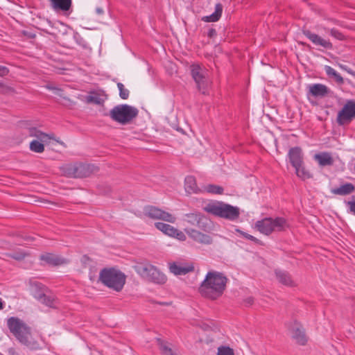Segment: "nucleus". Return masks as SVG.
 I'll list each match as a JSON object with an SVG mask.
<instances>
[{
	"label": "nucleus",
	"instance_id": "5",
	"mask_svg": "<svg viewBox=\"0 0 355 355\" xmlns=\"http://www.w3.org/2000/svg\"><path fill=\"white\" fill-rule=\"evenodd\" d=\"M204 210L214 216L230 220L237 219L240 214L238 207L223 202L209 203L204 207Z\"/></svg>",
	"mask_w": 355,
	"mask_h": 355
},
{
	"label": "nucleus",
	"instance_id": "3",
	"mask_svg": "<svg viewBox=\"0 0 355 355\" xmlns=\"http://www.w3.org/2000/svg\"><path fill=\"white\" fill-rule=\"evenodd\" d=\"M99 281L105 286L119 292L125 284L126 276L119 270L113 268H103L100 272Z\"/></svg>",
	"mask_w": 355,
	"mask_h": 355
},
{
	"label": "nucleus",
	"instance_id": "7",
	"mask_svg": "<svg viewBox=\"0 0 355 355\" xmlns=\"http://www.w3.org/2000/svg\"><path fill=\"white\" fill-rule=\"evenodd\" d=\"M134 268L141 277L155 284H164L167 280L164 273L150 263H138Z\"/></svg>",
	"mask_w": 355,
	"mask_h": 355
},
{
	"label": "nucleus",
	"instance_id": "43",
	"mask_svg": "<svg viewBox=\"0 0 355 355\" xmlns=\"http://www.w3.org/2000/svg\"><path fill=\"white\" fill-rule=\"evenodd\" d=\"M348 205H349L351 211L355 214V200L348 202Z\"/></svg>",
	"mask_w": 355,
	"mask_h": 355
},
{
	"label": "nucleus",
	"instance_id": "45",
	"mask_svg": "<svg viewBox=\"0 0 355 355\" xmlns=\"http://www.w3.org/2000/svg\"><path fill=\"white\" fill-rule=\"evenodd\" d=\"M245 302L248 304V305H251L253 302V298L252 297H248L247 299L245 300Z\"/></svg>",
	"mask_w": 355,
	"mask_h": 355
},
{
	"label": "nucleus",
	"instance_id": "23",
	"mask_svg": "<svg viewBox=\"0 0 355 355\" xmlns=\"http://www.w3.org/2000/svg\"><path fill=\"white\" fill-rule=\"evenodd\" d=\"M320 166H331L334 164V159L331 154L327 152L315 154L314 156Z\"/></svg>",
	"mask_w": 355,
	"mask_h": 355
},
{
	"label": "nucleus",
	"instance_id": "14",
	"mask_svg": "<svg viewBox=\"0 0 355 355\" xmlns=\"http://www.w3.org/2000/svg\"><path fill=\"white\" fill-rule=\"evenodd\" d=\"M288 328L292 333L293 338L301 345H304L307 342V338L301 324L294 320L287 324Z\"/></svg>",
	"mask_w": 355,
	"mask_h": 355
},
{
	"label": "nucleus",
	"instance_id": "22",
	"mask_svg": "<svg viewBox=\"0 0 355 355\" xmlns=\"http://www.w3.org/2000/svg\"><path fill=\"white\" fill-rule=\"evenodd\" d=\"M184 187L185 191L188 193H202V191H200L202 188L198 187L196 178L191 175L186 177L184 180Z\"/></svg>",
	"mask_w": 355,
	"mask_h": 355
},
{
	"label": "nucleus",
	"instance_id": "8",
	"mask_svg": "<svg viewBox=\"0 0 355 355\" xmlns=\"http://www.w3.org/2000/svg\"><path fill=\"white\" fill-rule=\"evenodd\" d=\"M97 171L94 165L83 163L68 164L62 167L63 174L70 178L88 177Z\"/></svg>",
	"mask_w": 355,
	"mask_h": 355
},
{
	"label": "nucleus",
	"instance_id": "20",
	"mask_svg": "<svg viewBox=\"0 0 355 355\" xmlns=\"http://www.w3.org/2000/svg\"><path fill=\"white\" fill-rule=\"evenodd\" d=\"M289 162L295 167H299L303 164V154L300 147L291 148L288 154Z\"/></svg>",
	"mask_w": 355,
	"mask_h": 355
},
{
	"label": "nucleus",
	"instance_id": "36",
	"mask_svg": "<svg viewBox=\"0 0 355 355\" xmlns=\"http://www.w3.org/2000/svg\"><path fill=\"white\" fill-rule=\"evenodd\" d=\"M329 32L331 36L334 37V38L338 40L342 41L345 40L344 35L336 28H331L329 30Z\"/></svg>",
	"mask_w": 355,
	"mask_h": 355
},
{
	"label": "nucleus",
	"instance_id": "19",
	"mask_svg": "<svg viewBox=\"0 0 355 355\" xmlns=\"http://www.w3.org/2000/svg\"><path fill=\"white\" fill-rule=\"evenodd\" d=\"M331 89L321 83L312 84L309 86V94L316 98H324L331 94Z\"/></svg>",
	"mask_w": 355,
	"mask_h": 355
},
{
	"label": "nucleus",
	"instance_id": "35",
	"mask_svg": "<svg viewBox=\"0 0 355 355\" xmlns=\"http://www.w3.org/2000/svg\"><path fill=\"white\" fill-rule=\"evenodd\" d=\"M118 89L119 90V96L122 99H127L129 97V90L125 89L124 85L121 83L117 84Z\"/></svg>",
	"mask_w": 355,
	"mask_h": 355
},
{
	"label": "nucleus",
	"instance_id": "38",
	"mask_svg": "<svg viewBox=\"0 0 355 355\" xmlns=\"http://www.w3.org/2000/svg\"><path fill=\"white\" fill-rule=\"evenodd\" d=\"M237 231L241 235H243L245 238H246V239H249L250 241H254L255 243H257L259 241V240L257 238H255L254 236H252L250 234H247V233H245V232H244L243 231L239 230H237Z\"/></svg>",
	"mask_w": 355,
	"mask_h": 355
},
{
	"label": "nucleus",
	"instance_id": "21",
	"mask_svg": "<svg viewBox=\"0 0 355 355\" xmlns=\"http://www.w3.org/2000/svg\"><path fill=\"white\" fill-rule=\"evenodd\" d=\"M275 275L279 283L288 286H294L295 285V282L291 278L290 274L284 270H276Z\"/></svg>",
	"mask_w": 355,
	"mask_h": 355
},
{
	"label": "nucleus",
	"instance_id": "30",
	"mask_svg": "<svg viewBox=\"0 0 355 355\" xmlns=\"http://www.w3.org/2000/svg\"><path fill=\"white\" fill-rule=\"evenodd\" d=\"M155 227L164 233L165 234L171 236L174 234V232H175V229L174 227L161 222H157L155 223Z\"/></svg>",
	"mask_w": 355,
	"mask_h": 355
},
{
	"label": "nucleus",
	"instance_id": "46",
	"mask_svg": "<svg viewBox=\"0 0 355 355\" xmlns=\"http://www.w3.org/2000/svg\"><path fill=\"white\" fill-rule=\"evenodd\" d=\"M96 12L98 14V15H103V12H104V10L103 8H96Z\"/></svg>",
	"mask_w": 355,
	"mask_h": 355
},
{
	"label": "nucleus",
	"instance_id": "1",
	"mask_svg": "<svg viewBox=\"0 0 355 355\" xmlns=\"http://www.w3.org/2000/svg\"><path fill=\"white\" fill-rule=\"evenodd\" d=\"M7 326L16 340L27 349L35 351L42 349L40 342L32 336L31 328L17 317H10L7 320Z\"/></svg>",
	"mask_w": 355,
	"mask_h": 355
},
{
	"label": "nucleus",
	"instance_id": "39",
	"mask_svg": "<svg viewBox=\"0 0 355 355\" xmlns=\"http://www.w3.org/2000/svg\"><path fill=\"white\" fill-rule=\"evenodd\" d=\"M337 65L343 70L347 71L348 73L352 75V76H355V72L354 71H352L351 69H349L348 67H347L346 65H344L343 64H340V63H338Z\"/></svg>",
	"mask_w": 355,
	"mask_h": 355
},
{
	"label": "nucleus",
	"instance_id": "16",
	"mask_svg": "<svg viewBox=\"0 0 355 355\" xmlns=\"http://www.w3.org/2000/svg\"><path fill=\"white\" fill-rule=\"evenodd\" d=\"M184 220L191 225L206 231L209 228L207 219L199 212L186 214Z\"/></svg>",
	"mask_w": 355,
	"mask_h": 355
},
{
	"label": "nucleus",
	"instance_id": "28",
	"mask_svg": "<svg viewBox=\"0 0 355 355\" xmlns=\"http://www.w3.org/2000/svg\"><path fill=\"white\" fill-rule=\"evenodd\" d=\"M157 343L159 347V349L164 355H179L178 353L173 350L170 344L161 339H157Z\"/></svg>",
	"mask_w": 355,
	"mask_h": 355
},
{
	"label": "nucleus",
	"instance_id": "24",
	"mask_svg": "<svg viewBox=\"0 0 355 355\" xmlns=\"http://www.w3.org/2000/svg\"><path fill=\"white\" fill-rule=\"evenodd\" d=\"M52 8L56 11H68L71 6L72 0H49Z\"/></svg>",
	"mask_w": 355,
	"mask_h": 355
},
{
	"label": "nucleus",
	"instance_id": "25",
	"mask_svg": "<svg viewBox=\"0 0 355 355\" xmlns=\"http://www.w3.org/2000/svg\"><path fill=\"white\" fill-rule=\"evenodd\" d=\"M40 259L46 263L58 266L65 263L64 259L51 253H46L40 256Z\"/></svg>",
	"mask_w": 355,
	"mask_h": 355
},
{
	"label": "nucleus",
	"instance_id": "32",
	"mask_svg": "<svg viewBox=\"0 0 355 355\" xmlns=\"http://www.w3.org/2000/svg\"><path fill=\"white\" fill-rule=\"evenodd\" d=\"M295 173L300 179L304 180L311 178V173L306 170L304 165H301L299 167H295Z\"/></svg>",
	"mask_w": 355,
	"mask_h": 355
},
{
	"label": "nucleus",
	"instance_id": "29",
	"mask_svg": "<svg viewBox=\"0 0 355 355\" xmlns=\"http://www.w3.org/2000/svg\"><path fill=\"white\" fill-rule=\"evenodd\" d=\"M223 11V6L220 3L216 5L215 11L214 13L209 16H206L203 18V20L207 22H215L217 21L221 17Z\"/></svg>",
	"mask_w": 355,
	"mask_h": 355
},
{
	"label": "nucleus",
	"instance_id": "31",
	"mask_svg": "<svg viewBox=\"0 0 355 355\" xmlns=\"http://www.w3.org/2000/svg\"><path fill=\"white\" fill-rule=\"evenodd\" d=\"M200 191H202V193L207 192L212 194H222L223 193V188L218 185L208 184L202 187Z\"/></svg>",
	"mask_w": 355,
	"mask_h": 355
},
{
	"label": "nucleus",
	"instance_id": "11",
	"mask_svg": "<svg viewBox=\"0 0 355 355\" xmlns=\"http://www.w3.org/2000/svg\"><path fill=\"white\" fill-rule=\"evenodd\" d=\"M46 287L40 282L31 284V293L33 297L41 303L49 307H54L55 300L51 295H46Z\"/></svg>",
	"mask_w": 355,
	"mask_h": 355
},
{
	"label": "nucleus",
	"instance_id": "42",
	"mask_svg": "<svg viewBox=\"0 0 355 355\" xmlns=\"http://www.w3.org/2000/svg\"><path fill=\"white\" fill-rule=\"evenodd\" d=\"M207 35H208L209 37H214L215 35H216V30H215V29H214V28H210V29L208 31Z\"/></svg>",
	"mask_w": 355,
	"mask_h": 355
},
{
	"label": "nucleus",
	"instance_id": "33",
	"mask_svg": "<svg viewBox=\"0 0 355 355\" xmlns=\"http://www.w3.org/2000/svg\"><path fill=\"white\" fill-rule=\"evenodd\" d=\"M8 256L10 258L15 259V260L21 261V260L24 259L27 256V254L22 250H17V251L8 254Z\"/></svg>",
	"mask_w": 355,
	"mask_h": 355
},
{
	"label": "nucleus",
	"instance_id": "18",
	"mask_svg": "<svg viewBox=\"0 0 355 355\" xmlns=\"http://www.w3.org/2000/svg\"><path fill=\"white\" fill-rule=\"evenodd\" d=\"M185 232L191 239L197 243L210 245L213 242V239L209 235L203 234L195 229H186Z\"/></svg>",
	"mask_w": 355,
	"mask_h": 355
},
{
	"label": "nucleus",
	"instance_id": "47",
	"mask_svg": "<svg viewBox=\"0 0 355 355\" xmlns=\"http://www.w3.org/2000/svg\"><path fill=\"white\" fill-rule=\"evenodd\" d=\"M3 302L1 300V298H0V310L3 309Z\"/></svg>",
	"mask_w": 355,
	"mask_h": 355
},
{
	"label": "nucleus",
	"instance_id": "34",
	"mask_svg": "<svg viewBox=\"0 0 355 355\" xmlns=\"http://www.w3.org/2000/svg\"><path fill=\"white\" fill-rule=\"evenodd\" d=\"M217 355H234L233 349L228 346H220L218 348Z\"/></svg>",
	"mask_w": 355,
	"mask_h": 355
},
{
	"label": "nucleus",
	"instance_id": "15",
	"mask_svg": "<svg viewBox=\"0 0 355 355\" xmlns=\"http://www.w3.org/2000/svg\"><path fill=\"white\" fill-rule=\"evenodd\" d=\"M170 272L175 275H184L194 270L192 262L178 261L169 263Z\"/></svg>",
	"mask_w": 355,
	"mask_h": 355
},
{
	"label": "nucleus",
	"instance_id": "10",
	"mask_svg": "<svg viewBox=\"0 0 355 355\" xmlns=\"http://www.w3.org/2000/svg\"><path fill=\"white\" fill-rule=\"evenodd\" d=\"M27 132L29 137H35L30 143L29 148L32 152L42 153L44 151V143H47L53 139L52 135L46 134L36 128H28Z\"/></svg>",
	"mask_w": 355,
	"mask_h": 355
},
{
	"label": "nucleus",
	"instance_id": "41",
	"mask_svg": "<svg viewBox=\"0 0 355 355\" xmlns=\"http://www.w3.org/2000/svg\"><path fill=\"white\" fill-rule=\"evenodd\" d=\"M8 73V69L3 66L0 65V76H3Z\"/></svg>",
	"mask_w": 355,
	"mask_h": 355
},
{
	"label": "nucleus",
	"instance_id": "12",
	"mask_svg": "<svg viewBox=\"0 0 355 355\" xmlns=\"http://www.w3.org/2000/svg\"><path fill=\"white\" fill-rule=\"evenodd\" d=\"M355 119V101L349 100L338 112L336 122L339 125L349 124Z\"/></svg>",
	"mask_w": 355,
	"mask_h": 355
},
{
	"label": "nucleus",
	"instance_id": "17",
	"mask_svg": "<svg viewBox=\"0 0 355 355\" xmlns=\"http://www.w3.org/2000/svg\"><path fill=\"white\" fill-rule=\"evenodd\" d=\"M302 33L315 46L329 50L333 49V44L329 40H325L309 30H303Z\"/></svg>",
	"mask_w": 355,
	"mask_h": 355
},
{
	"label": "nucleus",
	"instance_id": "6",
	"mask_svg": "<svg viewBox=\"0 0 355 355\" xmlns=\"http://www.w3.org/2000/svg\"><path fill=\"white\" fill-rule=\"evenodd\" d=\"M288 225L286 220L282 217L265 218L255 223L257 230L265 235H269L272 232L284 231Z\"/></svg>",
	"mask_w": 355,
	"mask_h": 355
},
{
	"label": "nucleus",
	"instance_id": "37",
	"mask_svg": "<svg viewBox=\"0 0 355 355\" xmlns=\"http://www.w3.org/2000/svg\"><path fill=\"white\" fill-rule=\"evenodd\" d=\"M172 237L178 239L179 241H184L186 240L187 237L184 233L177 228L175 229V232H174V234H173Z\"/></svg>",
	"mask_w": 355,
	"mask_h": 355
},
{
	"label": "nucleus",
	"instance_id": "40",
	"mask_svg": "<svg viewBox=\"0 0 355 355\" xmlns=\"http://www.w3.org/2000/svg\"><path fill=\"white\" fill-rule=\"evenodd\" d=\"M87 101L89 103H94L95 104H99L100 98L97 96H89L87 97Z\"/></svg>",
	"mask_w": 355,
	"mask_h": 355
},
{
	"label": "nucleus",
	"instance_id": "9",
	"mask_svg": "<svg viewBox=\"0 0 355 355\" xmlns=\"http://www.w3.org/2000/svg\"><path fill=\"white\" fill-rule=\"evenodd\" d=\"M191 73L198 91L202 94H207L210 81L207 69L199 64H194L191 66Z\"/></svg>",
	"mask_w": 355,
	"mask_h": 355
},
{
	"label": "nucleus",
	"instance_id": "4",
	"mask_svg": "<svg viewBox=\"0 0 355 355\" xmlns=\"http://www.w3.org/2000/svg\"><path fill=\"white\" fill-rule=\"evenodd\" d=\"M139 110L135 107L128 104H121L114 106L109 113L112 121L121 125H127L135 119Z\"/></svg>",
	"mask_w": 355,
	"mask_h": 355
},
{
	"label": "nucleus",
	"instance_id": "2",
	"mask_svg": "<svg viewBox=\"0 0 355 355\" xmlns=\"http://www.w3.org/2000/svg\"><path fill=\"white\" fill-rule=\"evenodd\" d=\"M227 277L221 272L210 271L200 286V292L205 297L215 300L220 297L225 289Z\"/></svg>",
	"mask_w": 355,
	"mask_h": 355
},
{
	"label": "nucleus",
	"instance_id": "44",
	"mask_svg": "<svg viewBox=\"0 0 355 355\" xmlns=\"http://www.w3.org/2000/svg\"><path fill=\"white\" fill-rule=\"evenodd\" d=\"M8 352L10 355H19L18 353L16 352L15 349L13 347H11Z\"/></svg>",
	"mask_w": 355,
	"mask_h": 355
},
{
	"label": "nucleus",
	"instance_id": "26",
	"mask_svg": "<svg viewBox=\"0 0 355 355\" xmlns=\"http://www.w3.org/2000/svg\"><path fill=\"white\" fill-rule=\"evenodd\" d=\"M355 190L352 183H345L338 188L333 189L331 193L336 195L346 196L352 193Z\"/></svg>",
	"mask_w": 355,
	"mask_h": 355
},
{
	"label": "nucleus",
	"instance_id": "27",
	"mask_svg": "<svg viewBox=\"0 0 355 355\" xmlns=\"http://www.w3.org/2000/svg\"><path fill=\"white\" fill-rule=\"evenodd\" d=\"M324 71L327 76L330 78H333L336 82V83L340 85L344 84L343 78L331 67L325 65Z\"/></svg>",
	"mask_w": 355,
	"mask_h": 355
},
{
	"label": "nucleus",
	"instance_id": "13",
	"mask_svg": "<svg viewBox=\"0 0 355 355\" xmlns=\"http://www.w3.org/2000/svg\"><path fill=\"white\" fill-rule=\"evenodd\" d=\"M144 214L153 219L162 220L171 223L175 222V217L172 214L154 206L146 207Z\"/></svg>",
	"mask_w": 355,
	"mask_h": 355
}]
</instances>
